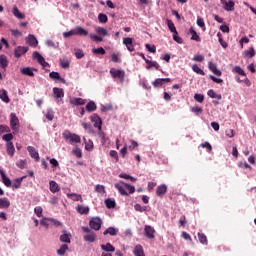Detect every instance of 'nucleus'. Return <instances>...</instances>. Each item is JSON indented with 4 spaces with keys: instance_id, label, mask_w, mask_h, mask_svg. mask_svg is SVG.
Here are the masks:
<instances>
[{
    "instance_id": "obj_30",
    "label": "nucleus",
    "mask_w": 256,
    "mask_h": 256,
    "mask_svg": "<svg viewBox=\"0 0 256 256\" xmlns=\"http://www.w3.org/2000/svg\"><path fill=\"white\" fill-rule=\"evenodd\" d=\"M6 149L10 157H13V155H15V146L13 145V142L6 143Z\"/></svg>"
},
{
    "instance_id": "obj_19",
    "label": "nucleus",
    "mask_w": 256,
    "mask_h": 256,
    "mask_svg": "<svg viewBox=\"0 0 256 256\" xmlns=\"http://www.w3.org/2000/svg\"><path fill=\"white\" fill-rule=\"evenodd\" d=\"M0 175H1L2 183L6 187H11V179H9V177H7V175L5 174V171L0 169Z\"/></svg>"
},
{
    "instance_id": "obj_62",
    "label": "nucleus",
    "mask_w": 256,
    "mask_h": 256,
    "mask_svg": "<svg viewBox=\"0 0 256 256\" xmlns=\"http://www.w3.org/2000/svg\"><path fill=\"white\" fill-rule=\"evenodd\" d=\"M98 21H99V23H107V21H108L107 15L99 14L98 15Z\"/></svg>"
},
{
    "instance_id": "obj_34",
    "label": "nucleus",
    "mask_w": 256,
    "mask_h": 256,
    "mask_svg": "<svg viewBox=\"0 0 256 256\" xmlns=\"http://www.w3.org/2000/svg\"><path fill=\"white\" fill-rule=\"evenodd\" d=\"M95 233L94 232H90L89 234L84 235V241H86L87 243H95Z\"/></svg>"
},
{
    "instance_id": "obj_43",
    "label": "nucleus",
    "mask_w": 256,
    "mask_h": 256,
    "mask_svg": "<svg viewBox=\"0 0 256 256\" xmlns=\"http://www.w3.org/2000/svg\"><path fill=\"white\" fill-rule=\"evenodd\" d=\"M83 140H84V143H85L86 151H93V141L92 140H87L86 137H84Z\"/></svg>"
},
{
    "instance_id": "obj_54",
    "label": "nucleus",
    "mask_w": 256,
    "mask_h": 256,
    "mask_svg": "<svg viewBox=\"0 0 256 256\" xmlns=\"http://www.w3.org/2000/svg\"><path fill=\"white\" fill-rule=\"evenodd\" d=\"M73 35H77L75 28L68 32H63L64 39H68V37H73Z\"/></svg>"
},
{
    "instance_id": "obj_42",
    "label": "nucleus",
    "mask_w": 256,
    "mask_h": 256,
    "mask_svg": "<svg viewBox=\"0 0 256 256\" xmlns=\"http://www.w3.org/2000/svg\"><path fill=\"white\" fill-rule=\"evenodd\" d=\"M7 65H9V61H7V56L1 55L0 56V67L2 69H6Z\"/></svg>"
},
{
    "instance_id": "obj_59",
    "label": "nucleus",
    "mask_w": 256,
    "mask_h": 256,
    "mask_svg": "<svg viewBox=\"0 0 256 256\" xmlns=\"http://www.w3.org/2000/svg\"><path fill=\"white\" fill-rule=\"evenodd\" d=\"M50 205H58L59 204V197L51 196L49 201Z\"/></svg>"
},
{
    "instance_id": "obj_13",
    "label": "nucleus",
    "mask_w": 256,
    "mask_h": 256,
    "mask_svg": "<svg viewBox=\"0 0 256 256\" xmlns=\"http://www.w3.org/2000/svg\"><path fill=\"white\" fill-rule=\"evenodd\" d=\"M33 59H36L38 61V63H40V65H42V67H49V63H47L45 61V58L43 56H41L39 52L33 53Z\"/></svg>"
},
{
    "instance_id": "obj_50",
    "label": "nucleus",
    "mask_w": 256,
    "mask_h": 256,
    "mask_svg": "<svg viewBox=\"0 0 256 256\" xmlns=\"http://www.w3.org/2000/svg\"><path fill=\"white\" fill-rule=\"evenodd\" d=\"M82 127L90 134L95 133V131L93 130V126H91V124L89 123L82 122Z\"/></svg>"
},
{
    "instance_id": "obj_46",
    "label": "nucleus",
    "mask_w": 256,
    "mask_h": 256,
    "mask_svg": "<svg viewBox=\"0 0 256 256\" xmlns=\"http://www.w3.org/2000/svg\"><path fill=\"white\" fill-rule=\"evenodd\" d=\"M74 55L77 59H83L85 57V53L79 48L74 49Z\"/></svg>"
},
{
    "instance_id": "obj_60",
    "label": "nucleus",
    "mask_w": 256,
    "mask_h": 256,
    "mask_svg": "<svg viewBox=\"0 0 256 256\" xmlns=\"http://www.w3.org/2000/svg\"><path fill=\"white\" fill-rule=\"evenodd\" d=\"M134 209H135V211H139L140 213L147 211V207L141 206V204H135Z\"/></svg>"
},
{
    "instance_id": "obj_51",
    "label": "nucleus",
    "mask_w": 256,
    "mask_h": 256,
    "mask_svg": "<svg viewBox=\"0 0 256 256\" xmlns=\"http://www.w3.org/2000/svg\"><path fill=\"white\" fill-rule=\"evenodd\" d=\"M192 70L194 71V73H197L198 75H205L203 69H201L197 64H194L192 66Z\"/></svg>"
},
{
    "instance_id": "obj_24",
    "label": "nucleus",
    "mask_w": 256,
    "mask_h": 256,
    "mask_svg": "<svg viewBox=\"0 0 256 256\" xmlns=\"http://www.w3.org/2000/svg\"><path fill=\"white\" fill-rule=\"evenodd\" d=\"M208 68L210 69V71H212V73H214V75L221 77V71L219 69H217V65L215 63L209 62Z\"/></svg>"
},
{
    "instance_id": "obj_44",
    "label": "nucleus",
    "mask_w": 256,
    "mask_h": 256,
    "mask_svg": "<svg viewBox=\"0 0 256 256\" xmlns=\"http://www.w3.org/2000/svg\"><path fill=\"white\" fill-rule=\"evenodd\" d=\"M232 72L233 73H237V75H241L242 77H245L247 74L245 73L244 70H242L241 66H235L233 69H232Z\"/></svg>"
},
{
    "instance_id": "obj_47",
    "label": "nucleus",
    "mask_w": 256,
    "mask_h": 256,
    "mask_svg": "<svg viewBox=\"0 0 256 256\" xmlns=\"http://www.w3.org/2000/svg\"><path fill=\"white\" fill-rule=\"evenodd\" d=\"M105 205H106L107 209H114L115 200L111 199V198H108V199L105 200Z\"/></svg>"
},
{
    "instance_id": "obj_41",
    "label": "nucleus",
    "mask_w": 256,
    "mask_h": 256,
    "mask_svg": "<svg viewBox=\"0 0 256 256\" xmlns=\"http://www.w3.org/2000/svg\"><path fill=\"white\" fill-rule=\"evenodd\" d=\"M0 99L4 103H9V96L7 95V91L5 89L0 90Z\"/></svg>"
},
{
    "instance_id": "obj_3",
    "label": "nucleus",
    "mask_w": 256,
    "mask_h": 256,
    "mask_svg": "<svg viewBox=\"0 0 256 256\" xmlns=\"http://www.w3.org/2000/svg\"><path fill=\"white\" fill-rule=\"evenodd\" d=\"M63 138L67 143H70V145H75V143H81V136L71 133L68 130H65L62 134Z\"/></svg>"
},
{
    "instance_id": "obj_49",
    "label": "nucleus",
    "mask_w": 256,
    "mask_h": 256,
    "mask_svg": "<svg viewBox=\"0 0 256 256\" xmlns=\"http://www.w3.org/2000/svg\"><path fill=\"white\" fill-rule=\"evenodd\" d=\"M100 111L107 113V111H113V106L111 104H105L100 106Z\"/></svg>"
},
{
    "instance_id": "obj_16",
    "label": "nucleus",
    "mask_w": 256,
    "mask_h": 256,
    "mask_svg": "<svg viewBox=\"0 0 256 256\" xmlns=\"http://www.w3.org/2000/svg\"><path fill=\"white\" fill-rule=\"evenodd\" d=\"M27 151L32 159H34L35 161H39V152L35 149V147L28 146Z\"/></svg>"
},
{
    "instance_id": "obj_10",
    "label": "nucleus",
    "mask_w": 256,
    "mask_h": 256,
    "mask_svg": "<svg viewBox=\"0 0 256 256\" xmlns=\"http://www.w3.org/2000/svg\"><path fill=\"white\" fill-rule=\"evenodd\" d=\"M123 45L127 48L130 53H133L135 51V46H133V38L127 37L123 39Z\"/></svg>"
},
{
    "instance_id": "obj_2",
    "label": "nucleus",
    "mask_w": 256,
    "mask_h": 256,
    "mask_svg": "<svg viewBox=\"0 0 256 256\" xmlns=\"http://www.w3.org/2000/svg\"><path fill=\"white\" fill-rule=\"evenodd\" d=\"M95 31L96 34H90V39H93V41H97L98 43H101L103 41V37H109V31H107L106 28L103 27H96Z\"/></svg>"
},
{
    "instance_id": "obj_39",
    "label": "nucleus",
    "mask_w": 256,
    "mask_h": 256,
    "mask_svg": "<svg viewBox=\"0 0 256 256\" xmlns=\"http://www.w3.org/2000/svg\"><path fill=\"white\" fill-rule=\"evenodd\" d=\"M135 256H145V252H143V246L136 245L133 251Z\"/></svg>"
},
{
    "instance_id": "obj_21",
    "label": "nucleus",
    "mask_w": 256,
    "mask_h": 256,
    "mask_svg": "<svg viewBox=\"0 0 256 256\" xmlns=\"http://www.w3.org/2000/svg\"><path fill=\"white\" fill-rule=\"evenodd\" d=\"M244 59H251L255 57V49L253 47H250L248 50H245L242 53Z\"/></svg>"
},
{
    "instance_id": "obj_4",
    "label": "nucleus",
    "mask_w": 256,
    "mask_h": 256,
    "mask_svg": "<svg viewBox=\"0 0 256 256\" xmlns=\"http://www.w3.org/2000/svg\"><path fill=\"white\" fill-rule=\"evenodd\" d=\"M110 75H111L112 79L117 80L118 83H123V81H125V70L111 68Z\"/></svg>"
},
{
    "instance_id": "obj_11",
    "label": "nucleus",
    "mask_w": 256,
    "mask_h": 256,
    "mask_svg": "<svg viewBox=\"0 0 256 256\" xmlns=\"http://www.w3.org/2000/svg\"><path fill=\"white\" fill-rule=\"evenodd\" d=\"M144 233L148 239H155V228L152 226L146 225L144 227Z\"/></svg>"
},
{
    "instance_id": "obj_53",
    "label": "nucleus",
    "mask_w": 256,
    "mask_h": 256,
    "mask_svg": "<svg viewBox=\"0 0 256 256\" xmlns=\"http://www.w3.org/2000/svg\"><path fill=\"white\" fill-rule=\"evenodd\" d=\"M198 239L199 242L202 243V245H207V236L203 233H198Z\"/></svg>"
},
{
    "instance_id": "obj_36",
    "label": "nucleus",
    "mask_w": 256,
    "mask_h": 256,
    "mask_svg": "<svg viewBox=\"0 0 256 256\" xmlns=\"http://www.w3.org/2000/svg\"><path fill=\"white\" fill-rule=\"evenodd\" d=\"M86 111H88V113H93V111H97V104H95L93 101H89L86 105Z\"/></svg>"
},
{
    "instance_id": "obj_29",
    "label": "nucleus",
    "mask_w": 256,
    "mask_h": 256,
    "mask_svg": "<svg viewBox=\"0 0 256 256\" xmlns=\"http://www.w3.org/2000/svg\"><path fill=\"white\" fill-rule=\"evenodd\" d=\"M12 13L16 19H25V14H23L21 11H19V8L17 6H14L12 9Z\"/></svg>"
},
{
    "instance_id": "obj_40",
    "label": "nucleus",
    "mask_w": 256,
    "mask_h": 256,
    "mask_svg": "<svg viewBox=\"0 0 256 256\" xmlns=\"http://www.w3.org/2000/svg\"><path fill=\"white\" fill-rule=\"evenodd\" d=\"M67 251H69V246H67V244H63L57 250V255L63 256V255H65V253H67Z\"/></svg>"
},
{
    "instance_id": "obj_37",
    "label": "nucleus",
    "mask_w": 256,
    "mask_h": 256,
    "mask_svg": "<svg viewBox=\"0 0 256 256\" xmlns=\"http://www.w3.org/2000/svg\"><path fill=\"white\" fill-rule=\"evenodd\" d=\"M167 193V185L162 184L160 186H158L157 190H156V194L161 197V195H165Z\"/></svg>"
},
{
    "instance_id": "obj_6",
    "label": "nucleus",
    "mask_w": 256,
    "mask_h": 256,
    "mask_svg": "<svg viewBox=\"0 0 256 256\" xmlns=\"http://www.w3.org/2000/svg\"><path fill=\"white\" fill-rule=\"evenodd\" d=\"M27 51H29V47L17 46L14 49V57H16V59H19V57H23V55H25V53H27Z\"/></svg>"
},
{
    "instance_id": "obj_32",
    "label": "nucleus",
    "mask_w": 256,
    "mask_h": 256,
    "mask_svg": "<svg viewBox=\"0 0 256 256\" xmlns=\"http://www.w3.org/2000/svg\"><path fill=\"white\" fill-rule=\"evenodd\" d=\"M23 179H25V176L15 179L11 184L12 189H19L21 183H23Z\"/></svg>"
},
{
    "instance_id": "obj_26",
    "label": "nucleus",
    "mask_w": 256,
    "mask_h": 256,
    "mask_svg": "<svg viewBox=\"0 0 256 256\" xmlns=\"http://www.w3.org/2000/svg\"><path fill=\"white\" fill-rule=\"evenodd\" d=\"M67 198L71 199L72 201H81V203H83V197L81 196V194L68 193Z\"/></svg>"
},
{
    "instance_id": "obj_28",
    "label": "nucleus",
    "mask_w": 256,
    "mask_h": 256,
    "mask_svg": "<svg viewBox=\"0 0 256 256\" xmlns=\"http://www.w3.org/2000/svg\"><path fill=\"white\" fill-rule=\"evenodd\" d=\"M101 249L102 251H106V253H115V247L111 243L102 244Z\"/></svg>"
},
{
    "instance_id": "obj_35",
    "label": "nucleus",
    "mask_w": 256,
    "mask_h": 256,
    "mask_svg": "<svg viewBox=\"0 0 256 256\" xmlns=\"http://www.w3.org/2000/svg\"><path fill=\"white\" fill-rule=\"evenodd\" d=\"M70 104L75 106L85 105V100L83 98H71Z\"/></svg>"
},
{
    "instance_id": "obj_61",
    "label": "nucleus",
    "mask_w": 256,
    "mask_h": 256,
    "mask_svg": "<svg viewBox=\"0 0 256 256\" xmlns=\"http://www.w3.org/2000/svg\"><path fill=\"white\" fill-rule=\"evenodd\" d=\"M119 55H120V54H115V53H113V54L110 56L111 61H113V63H121V60L119 59Z\"/></svg>"
},
{
    "instance_id": "obj_8",
    "label": "nucleus",
    "mask_w": 256,
    "mask_h": 256,
    "mask_svg": "<svg viewBox=\"0 0 256 256\" xmlns=\"http://www.w3.org/2000/svg\"><path fill=\"white\" fill-rule=\"evenodd\" d=\"M220 3L225 11H235V2L233 0H220Z\"/></svg>"
},
{
    "instance_id": "obj_38",
    "label": "nucleus",
    "mask_w": 256,
    "mask_h": 256,
    "mask_svg": "<svg viewBox=\"0 0 256 256\" xmlns=\"http://www.w3.org/2000/svg\"><path fill=\"white\" fill-rule=\"evenodd\" d=\"M44 115L48 121H53L55 118V112H53V109L49 108L44 112Z\"/></svg>"
},
{
    "instance_id": "obj_20",
    "label": "nucleus",
    "mask_w": 256,
    "mask_h": 256,
    "mask_svg": "<svg viewBox=\"0 0 256 256\" xmlns=\"http://www.w3.org/2000/svg\"><path fill=\"white\" fill-rule=\"evenodd\" d=\"M9 207H11V201H9V198H0V209H9Z\"/></svg>"
},
{
    "instance_id": "obj_56",
    "label": "nucleus",
    "mask_w": 256,
    "mask_h": 256,
    "mask_svg": "<svg viewBox=\"0 0 256 256\" xmlns=\"http://www.w3.org/2000/svg\"><path fill=\"white\" fill-rule=\"evenodd\" d=\"M94 55H105V49L103 47L92 49Z\"/></svg>"
},
{
    "instance_id": "obj_5",
    "label": "nucleus",
    "mask_w": 256,
    "mask_h": 256,
    "mask_svg": "<svg viewBox=\"0 0 256 256\" xmlns=\"http://www.w3.org/2000/svg\"><path fill=\"white\" fill-rule=\"evenodd\" d=\"M10 127L13 133H19V118L16 113L10 114Z\"/></svg>"
},
{
    "instance_id": "obj_64",
    "label": "nucleus",
    "mask_w": 256,
    "mask_h": 256,
    "mask_svg": "<svg viewBox=\"0 0 256 256\" xmlns=\"http://www.w3.org/2000/svg\"><path fill=\"white\" fill-rule=\"evenodd\" d=\"M3 141H6V143H11V140H13V134L9 133L2 137Z\"/></svg>"
},
{
    "instance_id": "obj_63",
    "label": "nucleus",
    "mask_w": 256,
    "mask_h": 256,
    "mask_svg": "<svg viewBox=\"0 0 256 256\" xmlns=\"http://www.w3.org/2000/svg\"><path fill=\"white\" fill-rule=\"evenodd\" d=\"M194 99L195 101H197L198 103H203L205 96H203V94H195L194 95Z\"/></svg>"
},
{
    "instance_id": "obj_1",
    "label": "nucleus",
    "mask_w": 256,
    "mask_h": 256,
    "mask_svg": "<svg viewBox=\"0 0 256 256\" xmlns=\"http://www.w3.org/2000/svg\"><path fill=\"white\" fill-rule=\"evenodd\" d=\"M114 187L119 191L120 195L127 196L132 193H135V187L131 186L130 184H127L123 181H120L119 183H116ZM125 189L128 191L126 192Z\"/></svg>"
},
{
    "instance_id": "obj_18",
    "label": "nucleus",
    "mask_w": 256,
    "mask_h": 256,
    "mask_svg": "<svg viewBox=\"0 0 256 256\" xmlns=\"http://www.w3.org/2000/svg\"><path fill=\"white\" fill-rule=\"evenodd\" d=\"M49 189L51 193H59L61 191V187H59V184H57V182L53 180L49 182Z\"/></svg>"
},
{
    "instance_id": "obj_14",
    "label": "nucleus",
    "mask_w": 256,
    "mask_h": 256,
    "mask_svg": "<svg viewBox=\"0 0 256 256\" xmlns=\"http://www.w3.org/2000/svg\"><path fill=\"white\" fill-rule=\"evenodd\" d=\"M60 241L61 243L70 244L71 243V233L63 230L62 234L60 235Z\"/></svg>"
},
{
    "instance_id": "obj_33",
    "label": "nucleus",
    "mask_w": 256,
    "mask_h": 256,
    "mask_svg": "<svg viewBox=\"0 0 256 256\" xmlns=\"http://www.w3.org/2000/svg\"><path fill=\"white\" fill-rule=\"evenodd\" d=\"M145 63L147 64L146 69H152V67H154V69H159V63L155 62V61H151L149 59H145Z\"/></svg>"
},
{
    "instance_id": "obj_27",
    "label": "nucleus",
    "mask_w": 256,
    "mask_h": 256,
    "mask_svg": "<svg viewBox=\"0 0 256 256\" xmlns=\"http://www.w3.org/2000/svg\"><path fill=\"white\" fill-rule=\"evenodd\" d=\"M117 233H119V229H116L115 227H109L103 232V235H111V237H115Z\"/></svg>"
},
{
    "instance_id": "obj_12",
    "label": "nucleus",
    "mask_w": 256,
    "mask_h": 256,
    "mask_svg": "<svg viewBox=\"0 0 256 256\" xmlns=\"http://www.w3.org/2000/svg\"><path fill=\"white\" fill-rule=\"evenodd\" d=\"M33 71H37V70L31 67H23L20 69V73L22 75H26V77H35V73Z\"/></svg>"
},
{
    "instance_id": "obj_22",
    "label": "nucleus",
    "mask_w": 256,
    "mask_h": 256,
    "mask_svg": "<svg viewBox=\"0 0 256 256\" xmlns=\"http://www.w3.org/2000/svg\"><path fill=\"white\" fill-rule=\"evenodd\" d=\"M53 95L55 99H61V97H65V92H63V88H53Z\"/></svg>"
},
{
    "instance_id": "obj_48",
    "label": "nucleus",
    "mask_w": 256,
    "mask_h": 256,
    "mask_svg": "<svg viewBox=\"0 0 256 256\" xmlns=\"http://www.w3.org/2000/svg\"><path fill=\"white\" fill-rule=\"evenodd\" d=\"M190 33L192 35L191 37L192 41H197V42L201 41L199 34H197V32L193 28H190Z\"/></svg>"
},
{
    "instance_id": "obj_31",
    "label": "nucleus",
    "mask_w": 256,
    "mask_h": 256,
    "mask_svg": "<svg viewBox=\"0 0 256 256\" xmlns=\"http://www.w3.org/2000/svg\"><path fill=\"white\" fill-rule=\"evenodd\" d=\"M207 95L211 99H218V101H221V99H222L221 94H217L216 91L213 89L208 90Z\"/></svg>"
},
{
    "instance_id": "obj_7",
    "label": "nucleus",
    "mask_w": 256,
    "mask_h": 256,
    "mask_svg": "<svg viewBox=\"0 0 256 256\" xmlns=\"http://www.w3.org/2000/svg\"><path fill=\"white\" fill-rule=\"evenodd\" d=\"M103 222L101 221V218L99 217H94L90 220V227L91 229H94V231H99V229H101V224Z\"/></svg>"
},
{
    "instance_id": "obj_58",
    "label": "nucleus",
    "mask_w": 256,
    "mask_h": 256,
    "mask_svg": "<svg viewBox=\"0 0 256 256\" xmlns=\"http://www.w3.org/2000/svg\"><path fill=\"white\" fill-rule=\"evenodd\" d=\"M34 213L38 217H43V208L41 206H37L34 208Z\"/></svg>"
},
{
    "instance_id": "obj_17",
    "label": "nucleus",
    "mask_w": 256,
    "mask_h": 256,
    "mask_svg": "<svg viewBox=\"0 0 256 256\" xmlns=\"http://www.w3.org/2000/svg\"><path fill=\"white\" fill-rule=\"evenodd\" d=\"M76 211L77 213H79V215H89V206H84V205H80L78 204L76 206Z\"/></svg>"
},
{
    "instance_id": "obj_55",
    "label": "nucleus",
    "mask_w": 256,
    "mask_h": 256,
    "mask_svg": "<svg viewBox=\"0 0 256 256\" xmlns=\"http://www.w3.org/2000/svg\"><path fill=\"white\" fill-rule=\"evenodd\" d=\"M73 155H75V157H77V159H81V157H83V153L81 152V149H79L78 147L74 148L72 150Z\"/></svg>"
},
{
    "instance_id": "obj_25",
    "label": "nucleus",
    "mask_w": 256,
    "mask_h": 256,
    "mask_svg": "<svg viewBox=\"0 0 256 256\" xmlns=\"http://www.w3.org/2000/svg\"><path fill=\"white\" fill-rule=\"evenodd\" d=\"M75 30H76V35H80V37H87V35H89V31H87L85 28L81 26H76Z\"/></svg>"
},
{
    "instance_id": "obj_45",
    "label": "nucleus",
    "mask_w": 256,
    "mask_h": 256,
    "mask_svg": "<svg viewBox=\"0 0 256 256\" xmlns=\"http://www.w3.org/2000/svg\"><path fill=\"white\" fill-rule=\"evenodd\" d=\"M94 189H95L96 193H98L99 195H105V186L104 185L97 184Z\"/></svg>"
},
{
    "instance_id": "obj_9",
    "label": "nucleus",
    "mask_w": 256,
    "mask_h": 256,
    "mask_svg": "<svg viewBox=\"0 0 256 256\" xmlns=\"http://www.w3.org/2000/svg\"><path fill=\"white\" fill-rule=\"evenodd\" d=\"M90 120L94 123V127H96V129L101 131V126L103 125V121L101 120V117H99V115L97 114H93L90 117Z\"/></svg>"
},
{
    "instance_id": "obj_52",
    "label": "nucleus",
    "mask_w": 256,
    "mask_h": 256,
    "mask_svg": "<svg viewBox=\"0 0 256 256\" xmlns=\"http://www.w3.org/2000/svg\"><path fill=\"white\" fill-rule=\"evenodd\" d=\"M168 29L171 31V33H177V28H175V24L171 20H167Z\"/></svg>"
},
{
    "instance_id": "obj_15",
    "label": "nucleus",
    "mask_w": 256,
    "mask_h": 256,
    "mask_svg": "<svg viewBox=\"0 0 256 256\" xmlns=\"http://www.w3.org/2000/svg\"><path fill=\"white\" fill-rule=\"evenodd\" d=\"M26 43L30 45V47H37V45H39V41H37V38L33 34H29L28 37H26Z\"/></svg>"
},
{
    "instance_id": "obj_57",
    "label": "nucleus",
    "mask_w": 256,
    "mask_h": 256,
    "mask_svg": "<svg viewBox=\"0 0 256 256\" xmlns=\"http://www.w3.org/2000/svg\"><path fill=\"white\" fill-rule=\"evenodd\" d=\"M16 165L19 169H25L27 167V160H18Z\"/></svg>"
},
{
    "instance_id": "obj_23",
    "label": "nucleus",
    "mask_w": 256,
    "mask_h": 256,
    "mask_svg": "<svg viewBox=\"0 0 256 256\" xmlns=\"http://www.w3.org/2000/svg\"><path fill=\"white\" fill-rule=\"evenodd\" d=\"M170 82H171L170 78H157L153 82V85H154V87H161L164 83H170Z\"/></svg>"
}]
</instances>
